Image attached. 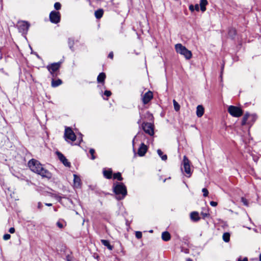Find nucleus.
<instances>
[{"instance_id": "f257e3e1", "label": "nucleus", "mask_w": 261, "mask_h": 261, "mask_svg": "<svg viewBox=\"0 0 261 261\" xmlns=\"http://www.w3.org/2000/svg\"><path fill=\"white\" fill-rule=\"evenodd\" d=\"M28 166L33 172L40 175L43 177H46L48 179L51 178V173L44 169L38 161L32 159L29 162Z\"/></svg>"}, {"instance_id": "f03ea898", "label": "nucleus", "mask_w": 261, "mask_h": 261, "mask_svg": "<svg viewBox=\"0 0 261 261\" xmlns=\"http://www.w3.org/2000/svg\"><path fill=\"white\" fill-rule=\"evenodd\" d=\"M62 62L59 61L49 64L47 66V68L50 72L51 77V82H62V80L58 77L59 74V69Z\"/></svg>"}, {"instance_id": "7ed1b4c3", "label": "nucleus", "mask_w": 261, "mask_h": 261, "mask_svg": "<svg viewBox=\"0 0 261 261\" xmlns=\"http://www.w3.org/2000/svg\"><path fill=\"white\" fill-rule=\"evenodd\" d=\"M113 190L116 195V198L118 200L124 199L127 195L126 187L122 182L114 183Z\"/></svg>"}, {"instance_id": "20e7f679", "label": "nucleus", "mask_w": 261, "mask_h": 261, "mask_svg": "<svg viewBox=\"0 0 261 261\" xmlns=\"http://www.w3.org/2000/svg\"><path fill=\"white\" fill-rule=\"evenodd\" d=\"M175 49L177 53L183 55L187 60H189L192 58V54L191 51L181 44H176L175 45Z\"/></svg>"}, {"instance_id": "39448f33", "label": "nucleus", "mask_w": 261, "mask_h": 261, "mask_svg": "<svg viewBox=\"0 0 261 261\" xmlns=\"http://www.w3.org/2000/svg\"><path fill=\"white\" fill-rule=\"evenodd\" d=\"M17 27L20 33L27 34L30 27V23L27 21H21L18 22Z\"/></svg>"}, {"instance_id": "423d86ee", "label": "nucleus", "mask_w": 261, "mask_h": 261, "mask_svg": "<svg viewBox=\"0 0 261 261\" xmlns=\"http://www.w3.org/2000/svg\"><path fill=\"white\" fill-rule=\"evenodd\" d=\"M228 112L233 117H239L243 114L242 110L234 106H230L228 108Z\"/></svg>"}, {"instance_id": "0eeeda50", "label": "nucleus", "mask_w": 261, "mask_h": 261, "mask_svg": "<svg viewBox=\"0 0 261 261\" xmlns=\"http://www.w3.org/2000/svg\"><path fill=\"white\" fill-rule=\"evenodd\" d=\"M64 137L65 140L69 142L68 140L71 142H73L76 140V136L73 130L70 127H66L64 133Z\"/></svg>"}, {"instance_id": "6e6552de", "label": "nucleus", "mask_w": 261, "mask_h": 261, "mask_svg": "<svg viewBox=\"0 0 261 261\" xmlns=\"http://www.w3.org/2000/svg\"><path fill=\"white\" fill-rule=\"evenodd\" d=\"M49 18L51 23L57 24L60 22L61 14L59 11L53 10L50 12Z\"/></svg>"}, {"instance_id": "1a4fd4ad", "label": "nucleus", "mask_w": 261, "mask_h": 261, "mask_svg": "<svg viewBox=\"0 0 261 261\" xmlns=\"http://www.w3.org/2000/svg\"><path fill=\"white\" fill-rule=\"evenodd\" d=\"M142 127L145 133L151 136L154 135V125L153 124L149 122H143L142 124Z\"/></svg>"}, {"instance_id": "9d476101", "label": "nucleus", "mask_w": 261, "mask_h": 261, "mask_svg": "<svg viewBox=\"0 0 261 261\" xmlns=\"http://www.w3.org/2000/svg\"><path fill=\"white\" fill-rule=\"evenodd\" d=\"M182 166L184 171L187 174V176L189 177L192 174L190 168V162L186 155H184L183 158Z\"/></svg>"}, {"instance_id": "9b49d317", "label": "nucleus", "mask_w": 261, "mask_h": 261, "mask_svg": "<svg viewBox=\"0 0 261 261\" xmlns=\"http://www.w3.org/2000/svg\"><path fill=\"white\" fill-rule=\"evenodd\" d=\"M57 154L60 161L66 167H69L70 166V163L69 162L66 157L60 152L57 151Z\"/></svg>"}, {"instance_id": "f8f14e48", "label": "nucleus", "mask_w": 261, "mask_h": 261, "mask_svg": "<svg viewBox=\"0 0 261 261\" xmlns=\"http://www.w3.org/2000/svg\"><path fill=\"white\" fill-rule=\"evenodd\" d=\"M153 98L152 93L148 91L143 96L142 101L144 105L148 103Z\"/></svg>"}, {"instance_id": "ddd939ff", "label": "nucleus", "mask_w": 261, "mask_h": 261, "mask_svg": "<svg viewBox=\"0 0 261 261\" xmlns=\"http://www.w3.org/2000/svg\"><path fill=\"white\" fill-rule=\"evenodd\" d=\"M148 150L147 146L144 143H141L138 150V154L140 156H144Z\"/></svg>"}, {"instance_id": "4468645a", "label": "nucleus", "mask_w": 261, "mask_h": 261, "mask_svg": "<svg viewBox=\"0 0 261 261\" xmlns=\"http://www.w3.org/2000/svg\"><path fill=\"white\" fill-rule=\"evenodd\" d=\"M237 34V30L233 27H229L228 29V35L229 37L233 40L235 39Z\"/></svg>"}, {"instance_id": "2eb2a0df", "label": "nucleus", "mask_w": 261, "mask_h": 261, "mask_svg": "<svg viewBox=\"0 0 261 261\" xmlns=\"http://www.w3.org/2000/svg\"><path fill=\"white\" fill-rule=\"evenodd\" d=\"M204 108L201 105H198L196 108V115L198 117H201L204 114Z\"/></svg>"}, {"instance_id": "dca6fc26", "label": "nucleus", "mask_w": 261, "mask_h": 261, "mask_svg": "<svg viewBox=\"0 0 261 261\" xmlns=\"http://www.w3.org/2000/svg\"><path fill=\"white\" fill-rule=\"evenodd\" d=\"M191 219L193 221H198L200 219L199 214L197 212H193L190 214Z\"/></svg>"}, {"instance_id": "f3484780", "label": "nucleus", "mask_w": 261, "mask_h": 261, "mask_svg": "<svg viewBox=\"0 0 261 261\" xmlns=\"http://www.w3.org/2000/svg\"><path fill=\"white\" fill-rule=\"evenodd\" d=\"M73 176V181L74 186L76 187H80L81 184L80 177L76 174H74Z\"/></svg>"}, {"instance_id": "a211bd4d", "label": "nucleus", "mask_w": 261, "mask_h": 261, "mask_svg": "<svg viewBox=\"0 0 261 261\" xmlns=\"http://www.w3.org/2000/svg\"><path fill=\"white\" fill-rule=\"evenodd\" d=\"M208 4L207 0H200V10L202 12H204L206 10V6Z\"/></svg>"}, {"instance_id": "6ab92c4d", "label": "nucleus", "mask_w": 261, "mask_h": 261, "mask_svg": "<svg viewBox=\"0 0 261 261\" xmlns=\"http://www.w3.org/2000/svg\"><path fill=\"white\" fill-rule=\"evenodd\" d=\"M103 176L107 179H111L112 175V170L111 169L103 170Z\"/></svg>"}, {"instance_id": "aec40b11", "label": "nucleus", "mask_w": 261, "mask_h": 261, "mask_svg": "<svg viewBox=\"0 0 261 261\" xmlns=\"http://www.w3.org/2000/svg\"><path fill=\"white\" fill-rule=\"evenodd\" d=\"M103 14V10L102 9H99L95 11L94 15L96 19L101 18Z\"/></svg>"}, {"instance_id": "412c9836", "label": "nucleus", "mask_w": 261, "mask_h": 261, "mask_svg": "<svg viewBox=\"0 0 261 261\" xmlns=\"http://www.w3.org/2000/svg\"><path fill=\"white\" fill-rule=\"evenodd\" d=\"M162 239L164 241H168L171 239L170 234L168 231H164L162 233Z\"/></svg>"}, {"instance_id": "4be33fe9", "label": "nucleus", "mask_w": 261, "mask_h": 261, "mask_svg": "<svg viewBox=\"0 0 261 261\" xmlns=\"http://www.w3.org/2000/svg\"><path fill=\"white\" fill-rule=\"evenodd\" d=\"M101 243L103 245L107 247L110 250H113V246L110 244V242L108 240H101Z\"/></svg>"}, {"instance_id": "5701e85b", "label": "nucleus", "mask_w": 261, "mask_h": 261, "mask_svg": "<svg viewBox=\"0 0 261 261\" xmlns=\"http://www.w3.org/2000/svg\"><path fill=\"white\" fill-rule=\"evenodd\" d=\"M68 46H69L70 49L72 51H74V47H73V46H74V39L71 38H68Z\"/></svg>"}, {"instance_id": "b1692460", "label": "nucleus", "mask_w": 261, "mask_h": 261, "mask_svg": "<svg viewBox=\"0 0 261 261\" xmlns=\"http://www.w3.org/2000/svg\"><path fill=\"white\" fill-rule=\"evenodd\" d=\"M24 75L25 77V81L27 82H34V79L31 74V73L29 72H26L24 73Z\"/></svg>"}, {"instance_id": "393cba45", "label": "nucleus", "mask_w": 261, "mask_h": 261, "mask_svg": "<svg viewBox=\"0 0 261 261\" xmlns=\"http://www.w3.org/2000/svg\"><path fill=\"white\" fill-rule=\"evenodd\" d=\"M106 77V73L103 72H101L99 74L97 77V82H105Z\"/></svg>"}, {"instance_id": "a878e982", "label": "nucleus", "mask_w": 261, "mask_h": 261, "mask_svg": "<svg viewBox=\"0 0 261 261\" xmlns=\"http://www.w3.org/2000/svg\"><path fill=\"white\" fill-rule=\"evenodd\" d=\"M57 226L62 229L66 225V222L63 220H59L56 223Z\"/></svg>"}, {"instance_id": "bb28decb", "label": "nucleus", "mask_w": 261, "mask_h": 261, "mask_svg": "<svg viewBox=\"0 0 261 261\" xmlns=\"http://www.w3.org/2000/svg\"><path fill=\"white\" fill-rule=\"evenodd\" d=\"M157 153L158 155L161 158L163 161H166L167 159V156L166 154H163V152L160 149H158Z\"/></svg>"}, {"instance_id": "cd10ccee", "label": "nucleus", "mask_w": 261, "mask_h": 261, "mask_svg": "<svg viewBox=\"0 0 261 261\" xmlns=\"http://www.w3.org/2000/svg\"><path fill=\"white\" fill-rule=\"evenodd\" d=\"M189 9L192 12L194 11V10H196V11H199V5L198 4H196L195 6L191 5L189 6Z\"/></svg>"}, {"instance_id": "c85d7f7f", "label": "nucleus", "mask_w": 261, "mask_h": 261, "mask_svg": "<svg viewBox=\"0 0 261 261\" xmlns=\"http://www.w3.org/2000/svg\"><path fill=\"white\" fill-rule=\"evenodd\" d=\"M230 239V234L228 232H225L223 235V240L225 242H228Z\"/></svg>"}, {"instance_id": "c756f323", "label": "nucleus", "mask_w": 261, "mask_h": 261, "mask_svg": "<svg viewBox=\"0 0 261 261\" xmlns=\"http://www.w3.org/2000/svg\"><path fill=\"white\" fill-rule=\"evenodd\" d=\"M114 179H117L119 181H122L123 180V178L121 176V174L120 172H117L116 173H114L113 175Z\"/></svg>"}, {"instance_id": "7c9ffc66", "label": "nucleus", "mask_w": 261, "mask_h": 261, "mask_svg": "<svg viewBox=\"0 0 261 261\" xmlns=\"http://www.w3.org/2000/svg\"><path fill=\"white\" fill-rule=\"evenodd\" d=\"M173 106H174V109L175 111L178 112L180 110V105L178 104V103L175 100H173Z\"/></svg>"}, {"instance_id": "2f4dec72", "label": "nucleus", "mask_w": 261, "mask_h": 261, "mask_svg": "<svg viewBox=\"0 0 261 261\" xmlns=\"http://www.w3.org/2000/svg\"><path fill=\"white\" fill-rule=\"evenodd\" d=\"M54 8L56 10L58 11L61 9V4L59 2H56L54 4Z\"/></svg>"}, {"instance_id": "473e14b6", "label": "nucleus", "mask_w": 261, "mask_h": 261, "mask_svg": "<svg viewBox=\"0 0 261 261\" xmlns=\"http://www.w3.org/2000/svg\"><path fill=\"white\" fill-rule=\"evenodd\" d=\"M89 152L91 155V159L94 160L95 159V156L94 155L95 153V150L93 148H91L89 150Z\"/></svg>"}, {"instance_id": "72a5a7b5", "label": "nucleus", "mask_w": 261, "mask_h": 261, "mask_svg": "<svg viewBox=\"0 0 261 261\" xmlns=\"http://www.w3.org/2000/svg\"><path fill=\"white\" fill-rule=\"evenodd\" d=\"M135 236H136V237L139 239H141L142 237V232L141 231H136V233H135Z\"/></svg>"}, {"instance_id": "f704fd0d", "label": "nucleus", "mask_w": 261, "mask_h": 261, "mask_svg": "<svg viewBox=\"0 0 261 261\" xmlns=\"http://www.w3.org/2000/svg\"><path fill=\"white\" fill-rule=\"evenodd\" d=\"M202 191L203 193L204 197H207L208 196V191L206 188L202 189Z\"/></svg>"}, {"instance_id": "c9c22d12", "label": "nucleus", "mask_w": 261, "mask_h": 261, "mask_svg": "<svg viewBox=\"0 0 261 261\" xmlns=\"http://www.w3.org/2000/svg\"><path fill=\"white\" fill-rule=\"evenodd\" d=\"M241 201H242V202L243 203L244 205H245V206H248V201L246 198H245L244 197H242Z\"/></svg>"}, {"instance_id": "e433bc0d", "label": "nucleus", "mask_w": 261, "mask_h": 261, "mask_svg": "<svg viewBox=\"0 0 261 261\" xmlns=\"http://www.w3.org/2000/svg\"><path fill=\"white\" fill-rule=\"evenodd\" d=\"M11 238V236L10 234H8V233H7V234H5L3 236V239L4 240H8L9 239H10Z\"/></svg>"}, {"instance_id": "4c0bfd02", "label": "nucleus", "mask_w": 261, "mask_h": 261, "mask_svg": "<svg viewBox=\"0 0 261 261\" xmlns=\"http://www.w3.org/2000/svg\"><path fill=\"white\" fill-rule=\"evenodd\" d=\"M62 83H51V87L55 88L60 85Z\"/></svg>"}, {"instance_id": "58836bf2", "label": "nucleus", "mask_w": 261, "mask_h": 261, "mask_svg": "<svg viewBox=\"0 0 261 261\" xmlns=\"http://www.w3.org/2000/svg\"><path fill=\"white\" fill-rule=\"evenodd\" d=\"M104 95L107 97H109L111 95V92L110 91L106 90L104 92Z\"/></svg>"}, {"instance_id": "ea45409f", "label": "nucleus", "mask_w": 261, "mask_h": 261, "mask_svg": "<svg viewBox=\"0 0 261 261\" xmlns=\"http://www.w3.org/2000/svg\"><path fill=\"white\" fill-rule=\"evenodd\" d=\"M114 57V54L113 51L110 52V53L108 55V58L113 59Z\"/></svg>"}, {"instance_id": "a19ab883", "label": "nucleus", "mask_w": 261, "mask_h": 261, "mask_svg": "<svg viewBox=\"0 0 261 261\" xmlns=\"http://www.w3.org/2000/svg\"><path fill=\"white\" fill-rule=\"evenodd\" d=\"M210 204L212 206H216L217 205L218 203L216 201H212L210 202Z\"/></svg>"}, {"instance_id": "79ce46f5", "label": "nucleus", "mask_w": 261, "mask_h": 261, "mask_svg": "<svg viewBox=\"0 0 261 261\" xmlns=\"http://www.w3.org/2000/svg\"><path fill=\"white\" fill-rule=\"evenodd\" d=\"M248 119H246L245 118H243V119L242 120V125H245L246 123H247V121Z\"/></svg>"}, {"instance_id": "37998d69", "label": "nucleus", "mask_w": 261, "mask_h": 261, "mask_svg": "<svg viewBox=\"0 0 261 261\" xmlns=\"http://www.w3.org/2000/svg\"><path fill=\"white\" fill-rule=\"evenodd\" d=\"M9 232L11 233H13L15 232V228L14 227H11L9 230Z\"/></svg>"}, {"instance_id": "c03bdc74", "label": "nucleus", "mask_w": 261, "mask_h": 261, "mask_svg": "<svg viewBox=\"0 0 261 261\" xmlns=\"http://www.w3.org/2000/svg\"><path fill=\"white\" fill-rule=\"evenodd\" d=\"M201 214L204 218L208 216V214L205 213H201Z\"/></svg>"}, {"instance_id": "a18cd8bd", "label": "nucleus", "mask_w": 261, "mask_h": 261, "mask_svg": "<svg viewBox=\"0 0 261 261\" xmlns=\"http://www.w3.org/2000/svg\"><path fill=\"white\" fill-rule=\"evenodd\" d=\"M42 207V204L41 203V202H39L38 203V208H39V209H41Z\"/></svg>"}, {"instance_id": "49530a36", "label": "nucleus", "mask_w": 261, "mask_h": 261, "mask_svg": "<svg viewBox=\"0 0 261 261\" xmlns=\"http://www.w3.org/2000/svg\"><path fill=\"white\" fill-rule=\"evenodd\" d=\"M238 261H248V258L247 257H244L243 260L240 258L238 259Z\"/></svg>"}, {"instance_id": "de8ad7c7", "label": "nucleus", "mask_w": 261, "mask_h": 261, "mask_svg": "<svg viewBox=\"0 0 261 261\" xmlns=\"http://www.w3.org/2000/svg\"><path fill=\"white\" fill-rule=\"evenodd\" d=\"M249 116V114L248 113H246L244 115V118H245L246 119H248V117Z\"/></svg>"}, {"instance_id": "09e8293b", "label": "nucleus", "mask_w": 261, "mask_h": 261, "mask_svg": "<svg viewBox=\"0 0 261 261\" xmlns=\"http://www.w3.org/2000/svg\"><path fill=\"white\" fill-rule=\"evenodd\" d=\"M249 116V114L248 113H246L244 115V118H245L246 119H248V117Z\"/></svg>"}, {"instance_id": "8fccbe9b", "label": "nucleus", "mask_w": 261, "mask_h": 261, "mask_svg": "<svg viewBox=\"0 0 261 261\" xmlns=\"http://www.w3.org/2000/svg\"><path fill=\"white\" fill-rule=\"evenodd\" d=\"M140 119L137 122L138 124H140L141 123V119H142V117L141 116V114H140Z\"/></svg>"}, {"instance_id": "3c124183", "label": "nucleus", "mask_w": 261, "mask_h": 261, "mask_svg": "<svg viewBox=\"0 0 261 261\" xmlns=\"http://www.w3.org/2000/svg\"><path fill=\"white\" fill-rule=\"evenodd\" d=\"M45 205L48 206H50L52 205L51 203H45Z\"/></svg>"}, {"instance_id": "603ef678", "label": "nucleus", "mask_w": 261, "mask_h": 261, "mask_svg": "<svg viewBox=\"0 0 261 261\" xmlns=\"http://www.w3.org/2000/svg\"><path fill=\"white\" fill-rule=\"evenodd\" d=\"M34 54L36 55V56H37V57L39 59L40 58V56H39V55L37 53H34Z\"/></svg>"}, {"instance_id": "864d4df0", "label": "nucleus", "mask_w": 261, "mask_h": 261, "mask_svg": "<svg viewBox=\"0 0 261 261\" xmlns=\"http://www.w3.org/2000/svg\"><path fill=\"white\" fill-rule=\"evenodd\" d=\"M186 261H193L192 259L189 258L186 259Z\"/></svg>"}, {"instance_id": "5fc2aeb1", "label": "nucleus", "mask_w": 261, "mask_h": 261, "mask_svg": "<svg viewBox=\"0 0 261 261\" xmlns=\"http://www.w3.org/2000/svg\"><path fill=\"white\" fill-rule=\"evenodd\" d=\"M87 1H88L89 2V5L91 6V2L90 0H87Z\"/></svg>"}, {"instance_id": "6e6d98bb", "label": "nucleus", "mask_w": 261, "mask_h": 261, "mask_svg": "<svg viewBox=\"0 0 261 261\" xmlns=\"http://www.w3.org/2000/svg\"><path fill=\"white\" fill-rule=\"evenodd\" d=\"M57 199H58V200L60 201V199H61V197H57Z\"/></svg>"}, {"instance_id": "4d7b16f0", "label": "nucleus", "mask_w": 261, "mask_h": 261, "mask_svg": "<svg viewBox=\"0 0 261 261\" xmlns=\"http://www.w3.org/2000/svg\"><path fill=\"white\" fill-rule=\"evenodd\" d=\"M259 261H261V253L259 255Z\"/></svg>"}, {"instance_id": "13d9d810", "label": "nucleus", "mask_w": 261, "mask_h": 261, "mask_svg": "<svg viewBox=\"0 0 261 261\" xmlns=\"http://www.w3.org/2000/svg\"><path fill=\"white\" fill-rule=\"evenodd\" d=\"M133 150H134V152L135 153V154H136V151H135V148H134V149H133Z\"/></svg>"}, {"instance_id": "bf43d9fd", "label": "nucleus", "mask_w": 261, "mask_h": 261, "mask_svg": "<svg viewBox=\"0 0 261 261\" xmlns=\"http://www.w3.org/2000/svg\"><path fill=\"white\" fill-rule=\"evenodd\" d=\"M100 83V84H101V85L103 86V84H104L105 83L101 82V83Z\"/></svg>"}, {"instance_id": "052dcab7", "label": "nucleus", "mask_w": 261, "mask_h": 261, "mask_svg": "<svg viewBox=\"0 0 261 261\" xmlns=\"http://www.w3.org/2000/svg\"><path fill=\"white\" fill-rule=\"evenodd\" d=\"M96 1H97V2H101V1H102V0H96Z\"/></svg>"}, {"instance_id": "680f3d73", "label": "nucleus", "mask_w": 261, "mask_h": 261, "mask_svg": "<svg viewBox=\"0 0 261 261\" xmlns=\"http://www.w3.org/2000/svg\"><path fill=\"white\" fill-rule=\"evenodd\" d=\"M133 145L134 144V139H133Z\"/></svg>"}, {"instance_id": "e2e57ef3", "label": "nucleus", "mask_w": 261, "mask_h": 261, "mask_svg": "<svg viewBox=\"0 0 261 261\" xmlns=\"http://www.w3.org/2000/svg\"><path fill=\"white\" fill-rule=\"evenodd\" d=\"M220 77H221V80L222 81V75H220Z\"/></svg>"}, {"instance_id": "0e129e2a", "label": "nucleus", "mask_w": 261, "mask_h": 261, "mask_svg": "<svg viewBox=\"0 0 261 261\" xmlns=\"http://www.w3.org/2000/svg\"><path fill=\"white\" fill-rule=\"evenodd\" d=\"M83 141V139H82V138H81V141Z\"/></svg>"}]
</instances>
